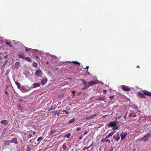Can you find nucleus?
<instances>
[{"label":"nucleus","instance_id":"obj_34","mask_svg":"<svg viewBox=\"0 0 151 151\" xmlns=\"http://www.w3.org/2000/svg\"><path fill=\"white\" fill-rule=\"evenodd\" d=\"M90 148V147H85L83 148V150H87L88 149Z\"/></svg>","mask_w":151,"mask_h":151},{"label":"nucleus","instance_id":"obj_54","mask_svg":"<svg viewBox=\"0 0 151 151\" xmlns=\"http://www.w3.org/2000/svg\"><path fill=\"white\" fill-rule=\"evenodd\" d=\"M127 113H126V115L124 117L125 118V119H126V116H127Z\"/></svg>","mask_w":151,"mask_h":151},{"label":"nucleus","instance_id":"obj_38","mask_svg":"<svg viewBox=\"0 0 151 151\" xmlns=\"http://www.w3.org/2000/svg\"><path fill=\"white\" fill-rule=\"evenodd\" d=\"M76 91H73L72 92V94H73V96H74L76 93Z\"/></svg>","mask_w":151,"mask_h":151},{"label":"nucleus","instance_id":"obj_20","mask_svg":"<svg viewBox=\"0 0 151 151\" xmlns=\"http://www.w3.org/2000/svg\"><path fill=\"white\" fill-rule=\"evenodd\" d=\"M144 93H142L140 92L138 93V96L142 98H145V97L144 96Z\"/></svg>","mask_w":151,"mask_h":151},{"label":"nucleus","instance_id":"obj_59","mask_svg":"<svg viewBox=\"0 0 151 151\" xmlns=\"http://www.w3.org/2000/svg\"><path fill=\"white\" fill-rule=\"evenodd\" d=\"M136 149L135 148H134L133 151H135Z\"/></svg>","mask_w":151,"mask_h":151},{"label":"nucleus","instance_id":"obj_29","mask_svg":"<svg viewBox=\"0 0 151 151\" xmlns=\"http://www.w3.org/2000/svg\"><path fill=\"white\" fill-rule=\"evenodd\" d=\"M31 50V49L25 47V50L26 52L29 51Z\"/></svg>","mask_w":151,"mask_h":151},{"label":"nucleus","instance_id":"obj_1","mask_svg":"<svg viewBox=\"0 0 151 151\" xmlns=\"http://www.w3.org/2000/svg\"><path fill=\"white\" fill-rule=\"evenodd\" d=\"M150 135V137H151V134H148L144 136L142 138L140 141H142L143 142H145L149 138V136L148 135Z\"/></svg>","mask_w":151,"mask_h":151},{"label":"nucleus","instance_id":"obj_12","mask_svg":"<svg viewBox=\"0 0 151 151\" xmlns=\"http://www.w3.org/2000/svg\"><path fill=\"white\" fill-rule=\"evenodd\" d=\"M10 142L12 143H14V144H17L18 143V142L17 141V139L16 138H14L12 139L10 141Z\"/></svg>","mask_w":151,"mask_h":151},{"label":"nucleus","instance_id":"obj_40","mask_svg":"<svg viewBox=\"0 0 151 151\" xmlns=\"http://www.w3.org/2000/svg\"><path fill=\"white\" fill-rule=\"evenodd\" d=\"M81 129V127H78L76 128V130L77 131H78Z\"/></svg>","mask_w":151,"mask_h":151},{"label":"nucleus","instance_id":"obj_60","mask_svg":"<svg viewBox=\"0 0 151 151\" xmlns=\"http://www.w3.org/2000/svg\"><path fill=\"white\" fill-rule=\"evenodd\" d=\"M137 68H139V65L137 66Z\"/></svg>","mask_w":151,"mask_h":151},{"label":"nucleus","instance_id":"obj_46","mask_svg":"<svg viewBox=\"0 0 151 151\" xmlns=\"http://www.w3.org/2000/svg\"><path fill=\"white\" fill-rule=\"evenodd\" d=\"M4 58L5 59H6L8 58V56L7 55H6L4 57Z\"/></svg>","mask_w":151,"mask_h":151},{"label":"nucleus","instance_id":"obj_11","mask_svg":"<svg viewBox=\"0 0 151 151\" xmlns=\"http://www.w3.org/2000/svg\"><path fill=\"white\" fill-rule=\"evenodd\" d=\"M8 121L6 120H3L1 122V123L2 124H4L5 125H7L8 124Z\"/></svg>","mask_w":151,"mask_h":151},{"label":"nucleus","instance_id":"obj_27","mask_svg":"<svg viewBox=\"0 0 151 151\" xmlns=\"http://www.w3.org/2000/svg\"><path fill=\"white\" fill-rule=\"evenodd\" d=\"M32 66L35 68H36L37 66V64L36 63L34 62L32 63Z\"/></svg>","mask_w":151,"mask_h":151},{"label":"nucleus","instance_id":"obj_52","mask_svg":"<svg viewBox=\"0 0 151 151\" xmlns=\"http://www.w3.org/2000/svg\"><path fill=\"white\" fill-rule=\"evenodd\" d=\"M93 143H94V142H92V144L89 147H91L93 145Z\"/></svg>","mask_w":151,"mask_h":151},{"label":"nucleus","instance_id":"obj_25","mask_svg":"<svg viewBox=\"0 0 151 151\" xmlns=\"http://www.w3.org/2000/svg\"><path fill=\"white\" fill-rule=\"evenodd\" d=\"M71 63H73L74 64H75L76 65H80V63L77 61H72L71 62Z\"/></svg>","mask_w":151,"mask_h":151},{"label":"nucleus","instance_id":"obj_61","mask_svg":"<svg viewBox=\"0 0 151 151\" xmlns=\"http://www.w3.org/2000/svg\"><path fill=\"white\" fill-rule=\"evenodd\" d=\"M120 118H121V116H120L118 117V118H118V119H120Z\"/></svg>","mask_w":151,"mask_h":151},{"label":"nucleus","instance_id":"obj_64","mask_svg":"<svg viewBox=\"0 0 151 151\" xmlns=\"http://www.w3.org/2000/svg\"><path fill=\"white\" fill-rule=\"evenodd\" d=\"M0 54H1V55H2V53H0Z\"/></svg>","mask_w":151,"mask_h":151},{"label":"nucleus","instance_id":"obj_62","mask_svg":"<svg viewBox=\"0 0 151 151\" xmlns=\"http://www.w3.org/2000/svg\"><path fill=\"white\" fill-rule=\"evenodd\" d=\"M86 88V86H85V87H84V88H83V89H85V88Z\"/></svg>","mask_w":151,"mask_h":151},{"label":"nucleus","instance_id":"obj_53","mask_svg":"<svg viewBox=\"0 0 151 151\" xmlns=\"http://www.w3.org/2000/svg\"><path fill=\"white\" fill-rule=\"evenodd\" d=\"M110 137L109 136V135H107V136H106L105 137L106 138H108L109 137Z\"/></svg>","mask_w":151,"mask_h":151},{"label":"nucleus","instance_id":"obj_8","mask_svg":"<svg viewBox=\"0 0 151 151\" xmlns=\"http://www.w3.org/2000/svg\"><path fill=\"white\" fill-rule=\"evenodd\" d=\"M18 56L19 58L24 59L25 58V54L22 52H19L18 53Z\"/></svg>","mask_w":151,"mask_h":151},{"label":"nucleus","instance_id":"obj_10","mask_svg":"<svg viewBox=\"0 0 151 151\" xmlns=\"http://www.w3.org/2000/svg\"><path fill=\"white\" fill-rule=\"evenodd\" d=\"M127 135V133L126 132L124 133L123 132H122L120 134V136L122 140L124 139L125 137Z\"/></svg>","mask_w":151,"mask_h":151},{"label":"nucleus","instance_id":"obj_2","mask_svg":"<svg viewBox=\"0 0 151 151\" xmlns=\"http://www.w3.org/2000/svg\"><path fill=\"white\" fill-rule=\"evenodd\" d=\"M118 122L116 121H113L109 123L108 127H114L116 124H118Z\"/></svg>","mask_w":151,"mask_h":151},{"label":"nucleus","instance_id":"obj_41","mask_svg":"<svg viewBox=\"0 0 151 151\" xmlns=\"http://www.w3.org/2000/svg\"><path fill=\"white\" fill-rule=\"evenodd\" d=\"M60 111L59 110L58 111H57V114L58 116H59L60 115Z\"/></svg>","mask_w":151,"mask_h":151},{"label":"nucleus","instance_id":"obj_28","mask_svg":"<svg viewBox=\"0 0 151 151\" xmlns=\"http://www.w3.org/2000/svg\"><path fill=\"white\" fill-rule=\"evenodd\" d=\"M71 135V134L70 133H69L65 135L64 137H66L67 138H68L70 137Z\"/></svg>","mask_w":151,"mask_h":151},{"label":"nucleus","instance_id":"obj_57","mask_svg":"<svg viewBox=\"0 0 151 151\" xmlns=\"http://www.w3.org/2000/svg\"><path fill=\"white\" fill-rule=\"evenodd\" d=\"M82 138V137H80L79 138V139L81 140V139Z\"/></svg>","mask_w":151,"mask_h":151},{"label":"nucleus","instance_id":"obj_4","mask_svg":"<svg viewBox=\"0 0 151 151\" xmlns=\"http://www.w3.org/2000/svg\"><path fill=\"white\" fill-rule=\"evenodd\" d=\"M97 83V82L95 81H91L90 82L87 83L86 85L87 87H88L90 86H93Z\"/></svg>","mask_w":151,"mask_h":151},{"label":"nucleus","instance_id":"obj_22","mask_svg":"<svg viewBox=\"0 0 151 151\" xmlns=\"http://www.w3.org/2000/svg\"><path fill=\"white\" fill-rule=\"evenodd\" d=\"M15 67L17 69L20 67L19 63L18 62H17L15 63Z\"/></svg>","mask_w":151,"mask_h":151},{"label":"nucleus","instance_id":"obj_30","mask_svg":"<svg viewBox=\"0 0 151 151\" xmlns=\"http://www.w3.org/2000/svg\"><path fill=\"white\" fill-rule=\"evenodd\" d=\"M42 139V138L41 137H40L38 138L37 139V142H40L41 141Z\"/></svg>","mask_w":151,"mask_h":151},{"label":"nucleus","instance_id":"obj_7","mask_svg":"<svg viewBox=\"0 0 151 151\" xmlns=\"http://www.w3.org/2000/svg\"><path fill=\"white\" fill-rule=\"evenodd\" d=\"M122 88L124 91H129L130 90V88L128 86L125 85H122Z\"/></svg>","mask_w":151,"mask_h":151},{"label":"nucleus","instance_id":"obj_26","mask_svg":"<svg viewBox=\"0 0 151 151\" xmlns=\"http://www.w3.org/2000/svg\"><path fill=\"white\" fill-rule=\"evenodd\" d=\"M82 81L83 82V85H85V86H86V88H87V87L86 86L87 83H86V81H85L83 79H82Z\"/></svg>","mask_w":151,"mask_h":151},{"label":"nucleus","instance_id":"obj_19","mask_svg":"<svg viewBox=\"0 0 151 151\" xmlns=\"http://www.w3.org/2000/svg\"><path fill=\"white\" fill-rule=\"evenodd\" d=\"M25 60L29 62H31L32 61L31 58L28 57H26L24 58Z\"/></svg>","mask_w":151,"mask_h":151},{"label":"nucleus","instance_id":"obj_31","mask_svg":"<svg viewBox=\"0 0 151 151\" xmlns=\"http://www.w3.org/2000/svg\"><path fill=\"white\" fill-rule=\"evenodd\" d=\"M75 120V119H74V118L73 119L71 120L69 122V124L72 123V122H74V121Z\"/></svg>","mask_w":151,"mask_h":151},{"label":"nucleus","instance_id":"obj_14","mask_svg":"<svg viewBox=\"0 0 151 151\" xmlns=\"http://www.w3.org/2000/svg\"><path fill=\"white\" fill-rule=\"evenodd\" d=\"M40 85V84L39 83H35L33 84V88H35L39 87Z\"/></svg>","mask_w":151,"mask_h":151},{"label":"nucleus","instance_id":"obj_23","mask_svg":"<svg viewBox=\"0 0 151 151\" xmlns=\"http://www.w3.org/2000/svg\"><path fill=\"white\" fill-rule=\"evenodd\" d=\"M18 109L21 112L22 111L23 109L20 105H18Z\"/></svg>","mask_w":151,"mask_h":151},{"label":"nucleus","instance_id":"obj_5","mask_svg":"<svg viewBox=\"0 0 151 151\" xmlns=\"http://www.w3.org/2000/svg\"><path fill=\"white\" fill-rule=\"evenodd\" d=\"M113 138L116 141H118L120 139L119 134L117 132L115 135L113 136Z\"/></svg>","mask_w":151,"mask_h":151},{"label":"nucleus","instance_id":"obj_9","mask_svg":"<svg viewBox=\"0 0 151 151\" xmlns=\"http://www.w3.org/2000/svg\"><path fill=\"white\" fill-rule=\"evenodd\" d=\"M129 117L132 118L137 116V115H136V114L132 111H131V113L129 114Z\"/></svg>","mask_w":151,"mask_h":151},{"label":"nucleus","instance_id":"obj_21","mask_svg":"<svg viewBox=\"0 0 151 151\" xmlns=\"http://www.w3.org/2000/svg\"><path fill=\"white\" fill-rule=\"evenodd\" d=\"M5 43L8 45L11 48L12 47L10 42H9L7 40H6L5 41Z\"/></svg>","mask_w":151,"mask_h":151},{"label":"nucleus","instance_id":"obj_49","mask_svg":"<svg viewBox=\"0 0 151 151\" xmlns=\"http://www.w3.org/2000/svg\"><path fill=\"white\" fill-rule=\"evenodd\" d=\"M93 117H94L97 116V115L96 114H94L93 115Z\"/></svg>","mask_w":151,"mask_h":151},{"label":"nucleus","instance_id":"obj_15","mask_svg":"<svg viewBox=\"0 0 151 151\" xmlns=\"http://www.w3.org/2000/svg\"><path fill=\"white\" fill-rule=\"evenodd\" d=\"M143 93L144 95L148 96H151V93L149 91H146L144 92Z\"/></svg>","mask_w":151,"mask_h":151},{"label":"nucleus","instance_id":"obj_16","mask_svg":"<svg viewBox=\"0 0 151 151\" xmlns=\"http://www.w3.org/2000/svg\"><path fill=\"white\" fill-rule=\"evenodd\" d=\"M101 142H110V141L109 140L107 139L105 137L101 139Z\"/></svg>","mask_w":151,"mask_h":151},{"label":"nucleus","instance_id":"obj_35","mask_svg":"<svg viewBox=\"0 0 151 151\" xmlns=\"http://www.w3.org/2000/svg\"><path fill=\"white\" fill-rule=\"evenodd\" d=\"M93 118L94 117H93V115H91V116H89L88 117V118L89 119H93Z\"/></svg>","mask_w":151,"mask_h":151},{"label":"nucleus","instance_id":"obj_45","mask_svg":"<svg viewBox=\"0 0 151 151\" xmlns=\"http://www.w3.org/2000/svg\"><path fill=\"white\" fill-rule=\"evenodd\" d=\"M63 147L64 148V150H65L66 148V147L65 146V144L63 145Z\"/></svg>","mask_w":151,"mask_h":151},{"label":"nucleus","instance_id":"obj_42","mask_svg":"<svg viewBox=\"0 0 151 151\" xmlns=\"http://www.w3.org/2000/svg\"><path fill=\"white\" fill-rule=\"evenodd\" d=\"M107 91L106 90H104L103 91V92L104 94H106V93Z\"/></svg>","mask_w":151,"mask_h":151},{"label":"nucleus","instance_id":"obj_58","mask_svg":"<svg viewBox=\"0 0 151 151\" xmlns=\"http://www.w3.org/2000/svg\"><path fill=\"white\" fill-rule=\"evenodd\" d=\"M7 143H9V141H8V140H6L5 141Z\"/></svg>","mask_w":151,"mask_h":151},{"label":"nucleus","instance_id":"obj_39","mask_svg":"<svg viewBox=\"0 0 151 151\" xmlns=\"http://www.w3.org/2000/svg\"><path fill=\"white\" fill-rule=\"evenodd\" d=\"M114 96H110L109 97V98L110 99V100H111L112 99H114Z\"/></svg>","mask_w":151,"mask_h":151},{"label":"nucleus","instance_id":"obj_47","mask_svg":"<svg viewBox=\"0 0 151 151\" xmlns=\"http://www.w3.org/2000/svg\"><path fill=\"white\" fill-rule=\"evenodd\" d=\"M89 68V66H86V68H85V69H87V70H88V68Z\"/></svg>","mask_w":151,"mask_h":151},{"label":"nucleus","instance_id":"obj_56","mask_svg":"<svg viewBox=\"0 0 151 151\" xmlns=\"http://www.w3.org/2000/svg\"><path fill=\"white\" fill-rule=\"evenodd\" d=\"M33 134L34 135H35V134H36V132H35V131H33Z\"/></svg>","mask_w":151,"mask_h":151},{"label":"nucleus","instance_id":"obj_32","mask_svg":"<svg viewBox=\"0 0 151 151\" xmlns=\"http://www.w3.org/2000/svg\"><path fill=\"white\" fill-rule=\"evenodd\" d=\"M104 98L103 97L99 98L97 99L98 100H100L101 101H103L104 100Z\"/></svg>","mask_w":151,"mask_h":151},{"label":"nucleus","instance_id":"obj_50","mask_svg":"<svg viewBox=\"0 0 151 151\" xmlns=\"http://www.w3.org/2000/svg\"><path fill=\"white\" fill-rule=\"evenodd\" d=\"M88 132L86 131L84 133V135H86Z\"/></svg>","mask_w":151,"mask_h":151},{"label":"nucleus","instance_id":"obj_48","mask_svg":"<svg viewBox=\"0 0 151 151\" xmlns=\"http://www.w3.org/2000/svg\"><path fill=\"white\" fill-rule=\"evenodd\" d=\"M93 117H94L97 116V115L96 114H94L93 115Z\"/></svg>","mask_w":151,"mask_h":151},{"label":"nucleus","instance_id":"obj_51","mask_svg":"<svg viewBox=\"0 0 151 151\" xmlns=\"http://www.w3.org/2000/svg\"><path fill=\"white\" fill-rule=\"evenodd\" d=\"M5 93L6 95H8L9 94L6 91H5Z\"/></svg>","mask_w":151,"mask_h":151},{"label":"nucleus","instance_id":"obj_55","mask_svg":"<svg viewBox=\"0 0 151 151\" xmlns=\"http://www.w3.org/2000/svg\"><path fill=\"white\" fill-rule=\"evenodd\" d=\"M36 58L37 59H38L39 58V57L37 56V55H36Z\"/></svg>","mask_w":151,"mask_h":151},{"label":"nucleus","instance_id":"obj_37","mask_svg":"<svg viewBox=\"0 0 151 151\" xmlns=\"http://www.w3.org/2000/svg\"><path fill=\"white\" fill-rule=\"evenodd\" d=\"M32 136V134H29L27 135V137L28 139L30 138Z\"/></svg>","mask_w":151,"mask_h":151},{"label":"nucleus","instance_id":"obj_24","mask_svg":"<svg viewBox=\"0 0 151 151\" xmlns=\"http://www.w3.org/2000/svg\"><path fill=\"white\" fill-rule=\"evenodd\" d=\"M119 128V127L117 126L116 124L115 126L113 127V129L114 130H115L116 129H118Z\"/></svg>","mask_w":151,"mask_h":151},{"label":"nucleus","instance_id":"obj_63","mask_svg":"<svg viewBox=\"0 0 151 151\" xmlns=\"http://www.w3.org/2000/svg\"><path fill=\"white\" fill-rule=\"evenodd\" d=\"M2 59L1 57V56H0V59Z\"/></svg>","mask_w":151,"mask_h":151},{"label":"nucleus","instance_id":"obj_44","mask_svg":"<svg viewBox=\"0 0 151 151\" xmlns=\"http://www.w3.org/2000/svg\"><path fill=\"white\" fill-rule=\"evenodd\" d=\"M8 62V60H6L5 61V62L4 63V64L3 65V66H5L7 63Z\"/></svg>","mask_w":151,"mask_h":151},{"label":"nucleus","instance_id":"obj_43","mask_svg":"<svg viewBox=\"0 0 151 151\" xmlns=\"http://www.w3.org/2000/svg\"><path fill=\"white\" fill-rule=\"evenodd\" d=\"M63 111L65 112L66 114H68L69 113V112L65 110H63Z\"/></svg>","mask_w":151,"mask_h":151},{"label":"nucleus","instance_id":"obj_36","mask_svg":"<svg viewBox=\"0 0 151 151\" xmlns=\"http://www.w3.org/2000/svg\"><path fill=\"white\" fill-rule=\"evenodd\" d=\"M53 114H54L55 115L57 114V111H53L52 112Z\"/></svg>","mask_w":151,"mask_h":151},{"label":"nucleus","instance_id":"obj_33","mask_svg":"<svg viewBox=\"0 0 151 151\" xmlns=\"http://www.w3.org/2000/svg\"><path fill=\"white\" fill-rule=\"evenodd\" d=\"M115 132V131L114 132H111L110 133H109V134L108 135H109V137H110V136H112L114 133Z\"/></svg>","mask_w":151,"mask_h":151},{"label":"nucleus","instance_id":"obj_6","mask_svg":"<svg viewBox=\"0 0 151 151\" xmlns=\"http://www.w3.org/2000/svg\"><path fill=\"white\" fill-rule=\"evenodd\" d=\"M42 75V71L40 69L37 70L35 72V76L38 77H40Z\"/></svg>","mask_w":151,"mask_h":151},{"label":"nucleus","instance_id":"obj_13","mask_svg":"<svg viewBox=\"0 0 151 151\" xmlns=\"http://www.w3.org/2000/svg\"><path fill=\"white\" fill-rule=\"evenodd\" d=\"M47 81V78H43L42 79L41 82V84L42 85H44Z\"/></svg>","mask_w":151,"mask_h":151},{"label":"nucleus","instance_id":"obj_17","mask_svg":"<svg viewBox=\"0 0 151 151\" xmlns=\"http://www.w3.org/2000/svg\"><path fill=\"white\" fill-rule=\"evenodd\" d=\"M16 84L18 88L20 89L21 87L22 86L20 85V84L19 83L17 82V81H15Z\"/></svg>","mask_w":151,"mask_h":151},{"label":"nucleus","instance_id":"obj_18","mask_svg":"<svg viewBox=\"0 0 151 151\" xmlns=\"http://www.w3.org/2000/svg\"><path fill=\"white\" fill-rule=\"evenodd\" d=\"M33 147V145H28L27 148V151H30L31 150V149Z\"/></svg>","mask_w":151,"mask_h":151},{"label":"nucleus","instance_id":"obj_3","mask_svg":"<svg viewBox=\"0 0 151 151\" xmlns=\"http://www.w3.org/2000/svg\"><path fill=\"white\" fill-rule=\"evenodd\" d=\"M32 88L31 87H29V89H26L23 86H22L20 88V90L22 92H26L29 91V90H30Z\"/></svg>","mask_w":151,"mask_h":151}]
</instances>
